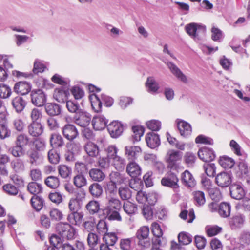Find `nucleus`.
<instances>
[{
    "instance_id": "29",
    "label": "nucleus",
    "mask_w": 250,
    "mask_h": 250,
    "mask_svg": "<svg viewBox=\"0 0 250 250\" xmlns=\"http://www.w3.org/2000/svg\"><path fill=\"white\" fill-rule=\"evenodd\" d=\"M50 143L51 146L53 148L61 147L64 144L63 138L60 134L57 133H54L51 135Z\"/></svg>"
},
{
    "instance_id": "37",
    "label": "nucleus",
    "mask_w": 250,
    "mask_h": 250,
    "mask_svg": "<svg viewBox=\"0 0 250 250\" xmlns=\"http://www.w3.org/2000/svg\"><path fill=\"white\" fill-rule=\"evenodd\" d=\"M28 191L34 196H37L42 191V185L36 182H30L27 186Z\"/></svg>"
},
{
    "instance_id": "64",
    "label": "nucleus",
    "mask_w": 250,
    "mask_h": 250,
    "mask_svg": "<svg viewBox=\"0 0 250 250\" xmlns=\"http://www.w3.org/2000/svg\"><path fill=\"white\" fill-rule=\"evenodd\" d=\"M70 91L76 100L81 99L84 95V91L79 86H75L72 87Z\"/></svg>"
},
{
    "instance_id": "61",
    "label": "nucleus",
    "mask_w": 250,
    "mask_h": 250,
    "mask_svg": "<svg viewBox=\"0 0 250 250\" xmlns=\"http://www.w3.org/2000/svg\"><path fill=\"white\" fill-rule=\"evenodd\" d=\"M86 208L90 214H93L99 210L100 205L97 201H91L86 205Z\"/></svg>"
},
{
    "instance_id": "22",
    "label": "nucleus",
    "mask_w": 250,
    "mask_h": 250,
    "mask_svg": "<svg viewBox=\"0 0 250 250\" xmlns=\"http://www.w3.org/2000/svg\"><path fill=\"white\" fill-rule=\"evenodd\" d=\"M103 213L104 217L109 221H121L122 220V217L119 213V210L105 208L103 210Z\"/></svg>"
},
{
    "instance_id": "27",
    "label": "nucleus",
    "mask_w": 250,
    "mask_h": 250,
    "mask_svg": "<svg viewBox=\"0 0 250 250\" xmlns=\"http://www.w3.org/2000/svg\"><path fill=\"white\" fill-rule=\"evenodd\" d=\"M181 181L183 184L188 187H193L196 181L190 172L186 170L181 174Z\"/></svg>"
},
{
    "instance_id": "35",
    "label": "nucleus",
    "mask_w": 250,
    "mask_h": 250,
    "mask_svg": "<svg viewBox=\"0 0 250 250\" xmlns=\"http://www.w3.org/2000/svg\"><path fill=\"white\" fill-rule=\"evenodd\" d=\"M90 177L94 181L100 182L105 178L103 172L98 168H92L89 172Z\"/></svg>"
},
{
    "instance_id": "46",
    "label": "nucleus",
    "mask_w": 250,
    "mask_h": 250,
    "mask_svg": "<svg viewBox=\"0 0 250 250\" xmlns=\"http://www.w3.org/2000/svg\"><path fill=\"white\" fill-rule=\"evenodd\" d=\"M89 190L91 195L95 197H100L103 193V188L98 183H93L89 186Z\"/></svg>"
},
{
    "instance_id": "39",
    "label": "nucleus",
    "mask_w": 250,
    "mask_h": 250,
    "mask_svg": "<svg viewBox=\"0 0 250 250\" xmlns=\"http://www.w3.org/2000/svg\"><path fill=\"white\" fill-rule=\"evenodd\" d=\"M58 171L59 175L63 179L69 178L72 173L71 168L65 165H59L58 167Z\"/></svg>"
},
{
    "instance_id": "59",
    "label": "nucleus",
    "mask_w": 250,
    "mask_h": 250,
    "mask_svg": "<svg viewBox=\"0 0 250 250\" xmlns=\"http://www.w3.org/2000/svg\"><path fill=\"white\" fill-rule=\"evenodd\" d=\"M204 169L209 177H214L216 173V167L213 163H206L204 165Z\"/></svg>"
},
{
    "instance_id": "41",
    "label": "nucleus",
    "mask_w": 250,
    "mask_h": 250,
    "mask_svg": "<svg viewBox=\"0 0 250 250\" xmlns=\"http://www.w3.org/2000/svg\"><path fill=\"white\" fill-rule=\"evenodd\" d=\"M45 185L49 188L56 189L60 185L59 179L54 176H50L47 177L44 181Z\"/></svg>"
},
{
    "instance_id": "52",
    "label": "nucleus",
    "mask_w": 250,
    "mask_h": 250,
    "mask_svg": "<svg viewBox=\"0 0 250 250\" xmlns=\"http://www.w3.org/2000/svg\"><path fill=\"white\" fill-rule=\"evenodd\" d=\"M11 94V89L8 85L2 83L0 84V97L1 98H8Z\"/></svg>"
},
{
    "instance_id": "62",
    "label": "nucleus",
    "mask_w": 250,
    "mask_h": 250,
    "mask_svg": "<svg viewBox=\"0 0 250 250\" xmlns=\"http://www.w3.org/2000/svg\"><path fill=\"white\" fill-rule=\"evenodd\" d=\"M12 168L16 172L22 171L24 169V164L22 160L17 159L11 163Z\"/></svg>"
},
{
    "instance_id": "53",
    "label": "nucleus",
    "mask_w": 250,
    "mask_h": 250,
    "mask_svg": "<svg viewBox=\"0 0 250 250\" xmlns=\"http://www.w3.org/2000/svg\"><path fill=\"white\" fill-rule=\"evenodd\" d=\"M66 107L70 112L75 113V114L82 110L79 104L77 102L71 100L66 101Z\"/></svg>"
},
{
    "instance_id": "56",
    "label": "nucleus",
    "mask_w": 250,
    "mask_h": 250,
    "mask_svg": "<svg viewBox=\"0 0 250 250\" xmlns=\"http://www.w3.org/2000/svg\"><path fill=\"white\" fill-rule=\"evenodd\" d=\"M194 199L196 205L202 206L205 203V194L201 191H196L193 192Z\"/></svg>"
},
{
    "instance_id": "28",
    "label": "nucleus",
    "mask_w": 250,
    "mask_h": 250,
    "mask_svg": "<svg viewBox=\"0 0 250 250\" xmlns=\"http://www.w3.org/2000/svg\"><path fill=\"white\" fill-rule=\"evenodd\" d=\"M46 113L50 116H57L61 113V106L55 103H47L45 105Z\"/></svg>"
},
{
    "instance_id": "2",
    "label": "nucleus",
    "mask_w": 250,
    "mask_h": 250,
    "mask_svg": "<svg viewBox=\"0 0 250 250\" xmlns=\"http://www.w3.org/2000/svg\"><path fill=\"white\" fill-rule=\"evenodd\" d=\"M182 158V153L174 149L167 151L165 160L168 168L176 169Z\"/></svg>"
},
{
    "instance_id": "55",
    "label": "nucleus",
    "mask_w": 250,
    "mask_h": 250,
    "mask_svg": "<svg viewBox=\"0 0 250 250\" xmlns=\"http://www.w3.org/2000/svg\"><path fill=\"white\" fill-rule=\"evenodd\" d=\"M104 151L106 153V157L111 161L117 156L118 149L115 145H110L105 148Z\"/></svg>"
},
{
    "instance_id": "43",
    "label": "nucleus",
    "mask_w": 250,
    "mask_h": 250,
    "mask_svg": "<svg viewBox=\"0 0 250 250\" xmlns=\"http://www.w3.org/2000/svg\"><path fill=\"white\" fill-rule=\"evenodd\" d=\"M134 239L133 237L122 239L120 241V248L122 250H131L133 249V243Z\"/></svg>"
},
{
    "instance_id": "24",
    "label": "nucleus",
    "mask_w": 250,
    "mask_h": 250,
    "mask_svg": "<svg viewBox=\"0 0 250 250\" xmlns=\"http://www.w3.org/2000/svg\"><path fill=\"white\" fill-rule=\"evenodd\" d=\"M126 172L132 178H136L141 175V168L137 163L132 161L127 164Z\"/></svg>"
},
{
    "instance_id": "26",
    "label": "nucleus",
    "mask_w": 250,
    "mask_h": 250,
    "mask_svg": "<svg viewBox=\"0 0 250 250\" xmlns=\"http://www.w3.org/2000/svg\"><path fill=\"white\" fill-rule=\"evenodd\" d=\"M11 104L17 113H20L23 111L26 105L25 100L20 96H16L12 99Z\"/></svg>"
},
{
    "instance_id": "63",
    "label": "nucleus",
    "mask_w": 250,
    "mask_h": 250,
    "mask_svg": "<svg viewBox=\"0 0 250 250\" xmlns=\"http://www.w3.org/2000/svg\"><path fill=\"white\" fill-rule=\"evenodd\" d=\"M4 192L10 195H15L18 193V189L11 184H6L3 186Z\"/></svg>"
},
{
    "instance_id": "60",
    "label": "nucleus",
    "mask_w": 250,
    "mask_h": 250,
    "mask_svg": "<svg viewBox=\"0 0 250 250\" xmlns=\"http://www.w3.org/2000/svg\"><path fill=\"white\" fill-rule=\"evenodd\" d=\"M148 128L152 131H158L161 127V123L157 120H151L146 122Z\"/></svg>"
},
{
    "instance_id": "5",
    "label": "nucleus",
    "mask_w": 250,
    "mask_h": 250,
    "mask_svg": "<svg viewBox=\"0 0 250 250\" xmlns=\"http://www.w3.org/2000/svg\"><path fill=\"white\" fill-rule=\"evenodd\" d=\"M179 179L173 173H169L161 180L163 186L172 188L175 191H177L179 188L178 184Z\"/></svg>"
},
{
    "instance_id": "11",
    "label": "nucleus",
    "mask_w": 250,
    "mask_h": 250,
    "mask_svg": "<svg viewBox=\"0 0 250 250\" xmlns=\"http://www.w3.org/2000/svg\"><path fill=\"white\" fill-rule=\"evenodd\" d=\"M108 131L112 138H117L123 131L122 124L117 121L111 123L107 126Z\"/></svg>"
},
{
    "instance_id": "14",
    "label": "nucleus",
    "mask_w": 250,
    "mask_h": 250,
    "mask_svg": "<svg viewBox=\"0 0 250 250\" xmlns=\"http://www.w3.org/2000/svg\"><path fill=\"white\" fill-rule=\"evenodd\" d=\"M245 223V216L242 214H237L233 216L229 221V225L232 229L242 228Z\"/></svg>"
},
{
    "instance_id": "23",
    "label": "nucleus",
    "mask_w": 250,
    "mask_h": 250,
    "mask_svg": "<svg viewBox=\"0 0 250 250\" xmlns=\"http://www.w3.org/2000/svg\"><path fill=\"white\" fill-rule=\"evenodd\" d=\"M167 64L168 68L170 69L171 72L178 79L185 83L187 82L188 80L187 77L183 73V72L176 65L171 62H168L167 63Z\"/></svg>"
},
{
    "instance_id": "40",
    "label": "nucleus",
    "mask_w": 250,
    "mask_h": 250,
    "mask_svg": "<svg viewBox=\"0 0 250 250\" xmlns=\"http://www.w3.org/2000/svg\"><path fill=\"white\" fill-rule=\"evenodd\" d=\"M31 203L34 209L39 211L42 208L44 201L40 196H33L31 199Z\"/></svg>"
},
{
    "instance_id": "15",
    "label": "nucleus",
    "mask_w": 250,
    "mask_h": 250,
    "mask_svg": "<svg viewBox=\"0 0 250 250\" xmlns=\"http://www.w3.org/2000/svg\"><path fill=\"white\" fill-rule=\"evenodd\" d=\"M177 124L180 135L184 137H187L191 135L192 128L191 125L183 120H177Z\"/></svg>"
},
{
    "instance_id": "50",
    "label": "nucleus",
    "mask_w": 250,
    "mask_h": 250,
    "mask_svg": "<svg viewBox=\"0 0 250 250\" xmlns=\"http://www.w3.org/2000/svg\"><path fill=\"white\" fill-rule=\"evenodd\" d=\"M29 163L34 166H37L42 162V158H41L39 153L36 151H32L30 152L28 155Z\"/></svg>"
},
{
    "instance_id": "8",
    "label": "nucleus",
    "mask_w": 250,
    "mask_h": 250,
    "mask_svg": "<svg viewBox=\"0 0 250 250\" xmlns=\"http://www.w3.org/2000/svg\"><path fill=\"white\" fill-rule=\"evenodd\" d=\"M141 153L142 150L139 146L129 145L125 147V156L129 160L134 161Z\"/></svg>"
},
{
    "instance_id": "4",
    "label": "nucleus",
    "mask_w": 250,
    "mask_h": 250,
    "mask_svg": "<svg viewBox=\"0 0 250 250\" xmlns=\"http://www.w3.org/2000/svg\"><path fill=\"white\" fill-rule=\"evenodd\" d=\"M187 33L193 39H198V36L200 33H205L206 27L200 24L191 23L185 26Z\"/></svg>"
},
{
    "instance_id": "25",
    "label": "nucleus",
    "mask_w": 250,
    "mask_h": 250,
    "mask_svg": "<svg viewBox=\"0 0 250 250\" xmlns=\"http://www.w3.org/2000/svg\"><path fill=\"white\" fill-rule=\"evenodd\" d=\"M149 233V228L146 226L142 227L137 230L136 236L139 240V244L144 247H146L149 244L148 242H144V244H143L142 241V240L146 239L148 237Z\"/></svg>"
},
{
    "instance_id": "34",
    "label": "nucleus",
    "mask_w": 250,
    "mask_h": 250,
    "mask_svg": "<svg viewBox=\"0 0 250 250\" xmlns=\"http://www.w3.org/2000/svg\"><path fill=\"white\" fill-rule=\"evenodd\" d=\"M219 163L224 168H231L235 165L234 160L229 157L223 156L220 157L219 159Z\"/></svg>"
},
{
    "instance_id": "6",
    "label": "nucleus",
    "mask_w": 250,
    "mask_h": 250,
    "mask_svg": "<svg viewBox=\"0 0 250 250\" xmlns=\"http://www.w3.org/2000/svg\"><path fill=\"white\" fill-rule=\"evenodd\" d=\"M75 123L78 125L85 127L88 126L91 120V115L83 110L75 114L74 117Z\"/></svg>"
},
{
    "instance_id": "38",
    "label": "nucleus",
    "mask_w": 250,
    "mask_h": 250,
    "mask_svg": "<svg viewBox=\"0 0 250 250\" xmlns=\"http://www.w3.org/2000/svg\"><path fill=\"white\" fill-rule=\"evenodd\" d=\"M205 231L209 237H213L221 233L222 228L217 225H208L205 227Z\"/></svg>"
},
{
    "instance_id": "21",
    "label": "nucleus",
    "mask_w": 250,
    "mask_h": 250,
    "mask_svg": "<svg viewBox=\"0 0 250 250\" xmlns=\"http://www.w3.org/2000/svg\"><path fill=\"white\" fill-rule=\"evenodd\" d=\"M83 214L82 212L72 211L67 215V220L70 224L79 226L82 222Z\"/></svg>"
},
{
    "instance_id": "9",
    "label": "nucleus",
    "mask_w": 250,
    "mask_h": 250,
    "mask_svg": "<svg viewBox=\"0 0 250 250\" xmlns=\"http://www.w3.org/2000/svg\"><path fill=\"white\" fill-rule=\"evenodd\" d=\"M198 155L201 160L206 162L213 161L216 157L213 150L207 147L201 148L198 152Z\"/></svg>"
},
{
    "instance_id": "17",
    "label": "nucleus",
    "mask_w": 250,
    "mask_h": 250,
    "mask_svg": "<svg viewBox=\"0 0 250 250\" xmlns=\"http://www.w3.org/2000/svg\"><path fill=\"white\" fill-rule=\"evenodd\" d=\"M31 85L30 83L22 81L17 83L14 87V91L17 94L26 95L31 90Z\"/></svg>"
},
{
    "instance_id": "33",
    "label": "nucleus",
    "mask_w": 250,
    "mask_h": 250,
    "mask_svg": "<svg viewBox=\"0 0 250 250\" xmlns=\"http://www.w3.org/2000/svg\"><path fill=\"white\" fill-rule=\"evenodd\" d=\"M91 104L92 109L95 112H99L101 111L102 106V101L97 95L94 94L90 97Z\"/></svg>"
},
{
    "instance_id": "36",
    "label": "nucleus",
    "mask_w": 250,
    "mask_h": 250,
    "mask_svg": "<svg viewBox=\"0 0 250 250\" xmlns=\"http://www.w3.org/2000/svg\"><path fill=\"white\" fill-rule=\"evenodd\" d=\"M51 81L53 83L61 85L66 88H68L70 86V81L58 74H55L52 76Z\"/></svg>"
},
{
    "instance_id": "1",
    "label": "nucleus",
    "mask_w": 250,
    "mask_h": 250,
    "mask_svg": "<svg viewBox=\"0 0 250 250\" xmlns=\"http://www.w3.org/2000/svg\"><path fill=\"white\" fill-rule=\"evenodd\" d=\"M56 229L62 238L68 240L75 238L77 234L76 229L68 223H58L56 226Z\"/></svg>"
},
{
    "instance_id": "48",
    "label": "nucleus",
    "mask_w": 250,
    "mask_h": 250,
    "mask_svg": "<svg viewBox=\"0 0 250 250\" xmlns=\"http://www.w3.org/2000/svg\"><path fill=\"white\" fill-rule=\"evenodd\" d=\"M29 141V138L26 135L20 134L16 137L15 144L24 148L28 145Z\"/></svg>"
},
{
    "instance_id": "20",
    "label": "nucleus",
    "mask_w": 250,
    "mask_h": 250,
    "mask_svg": "<svg viewBox=\"0 0 250 250\" xmlns=\"http://www.w3.org/2000/svg\"><path fill=\"white\" fill-rule=\"evenodd\" d=\"M29 134L33 137H38L43 132V127L39 122H32L28 126Z\"/></svg>"
},
{
    "instance_id": "51",
    "label": "nucleus",
    "mask_w": 250,
    "mask_h": 250,
    "mask_svg": "<svg viewBox=\"0 0 250 250\" xmlns=\"http://www.w3.org/2000/svg\"><path fill=\"white\" fill-rule=\"evenodd\" d=\"M48 159L50 163L57 164L60 161V155L56 150L52 149L48 152Z\"/></svg>"
},
{
    "instance_id": "12",
    "label": "nucleus",
    "mask_w": 250,
    "mask_h": 250,
    "mask_svg": "<svg viewBox=\"0 0 250 250\" xmlns=\"http://www.w3.org/2000/svg\"><path fill=\"white\" fill-rule=\"evenodd\" d=\"M215 182L217 185L221 187H227L231 184V177L228 173L222 172L217 175Z\"/></svg>"
},
{
    "instance_id": "47",
    "label": "nucleus",
    "mask_w": 250,
    "mask_h": 250,
    "mask_svg": "<svg viewBox=\"0 0 250 250\" xmlns=\"http://www.w3.org/2000/svg\"><path fill=\"white\" fill-rule=\"evenodd\" d=\"M73 183L76 187L81 188L86 185L87 180L82 173H79L74 177Z\"/></svg>"
},
{
    "instance_id": "49",
    "label": "nucleus",
    "mask_w": 250,
    "mask_h": 250,
    "mask_svg": "<svg viewBox=\"0 0 250 250\" xmlns=\"http://www.w3.org/2000/svg\"><path fill=\"white\" fill-rule=\"evenodd\" d=\"M178 241L181 245H186L190 243L192 240V237L189 233L182 232L178 236Z\"/></svg>"
},
{
    "instance_id": "32",
    "label": "nucleus",
    "mask_w": 250,
    "mask_h": 250,
    "mask_svg": "<svg viewBox=\"0 0 250 250\" xmlns=\"http://www.w3.org/2000/svg\"><path fill=\"white\" fill-rule=\"evenodd\" d=\"M110 164L119 171L124 169L126 165V162L124 158L117 155L110 161Z\"/></svg>"
},
{
    "instance_id": "3",
    "label": "nucleus",
    "mask_w": 250,
    "mask_h": 250,
    "mask_svg": "<svg viewBox=\"0 0 250 250\" xmlns=\"http://www.w3.org/2000/svg\"><path fill=\"white\" fill-rule=\"evenodd\" d=\"M30 95L32 103L35 106L41 107L45 104L47 96L42 89L33 90Z\"/></svg>"
},
{
    "instance_id": "10",
    "label": "nucleus",
    "mask_w": 250,
    "mask_h": 250,
    "mask_svg": "<svg viewBox=\"0 0 250 250\" xmlns=\"http://www.w3.org/2000/svg\"><path fill=\"white\" fill-rule=\"evenodd\" d=\"M231 197L236 200H240L245 195V190L240 184H233L229 187Z\"/></svg>"
},
{
    "instance_id": "54",
    "label": "nucleus",
    "mask_w": 250,
    "mask_h": 250,
    "mask_svg": "<svg viewBox=\"0 0 250 250\" xmlns=\"http://www.w3.org/2000/svg\"><path fill=\"white\" fill-rule=\"evenodd\" d=\"M46 68L45 65L42 61L36 60L34 63L33 72L35 74H38L39 73L44 72Z\"/></svg>"
},
{
    "instance_id": "30",
    "label": "nucleus",
    "mask_w": 250,
    "mask_h": 250,
    "mask_svg": "<svg viewBox=\"0 0 250 250\" xmlns=\"http://www.w3.org/2000/svg\"><path fill=\"white\" fill-rule=\"evenodd\" d=\"M217 211L222 218H227L230 216L231 206L229 203L222 202L218 206Z\"/></svg>"
},
{
    "instance_id": "42",
    "label": "nucleus",
    "mask_w": 250,
    "mask_h": 250,
    "mask_svg": "<svg viewBox=\"0 0 250 250\" xmlns=\"http://www.w3.org/2000/svg\"><path fill=\"white\" fill-rule=\"evenodd\" d=\"M132 137L134 141H139L145 131L144 128L141 125H134L132 127Z\"/></svg>"
},
{
    "instance_id": "58",
    "label": "nucleus",
    "mask_w": 250,
    "mask_h": 250,
    "mask_svg": "<svg viewBox=\"0 0 250 250\" xmlns=\"http://www.w3.org/2000/svg\"><path fill=\"white\" fill-rule=\"evenodd\" d=\"M70 141L71 142L67 144V146L69 150L75 154L79 153L82 148L81 144L77 141Z\"/></svg>"
},
{
    "instance_id": "31",
    "label": "nucleus",
    "mask_w": 250,
    "mask_h": 250,
    "mask_svg": "<svg viewBox=\"0 0 250 250\" xmlns=\"http://www.w3.org/2000/svg\"><path fill=\"white\" fill-rule=\"evenodd\" d=\"M146 86L147 91L152 94L157 93L159 88L158 83L152 77L147 78L146 83Z\"/></svg>"
},
{
    "instance_id": "13",
    "label": "nucleus",
    "mask_w": 250,
    "mask_h": 250,
    "mask_svg": "<svg viewBox=\"0 0 250 250\" xmlns=\"http://www.w3.org/2000/svg\"><path fill=\"white\" fill-rule=\"evenodd\" d=\"M68 88H58L54 90L53 93V98L57 102L63 103H64L68 98L69 95Z\"/></svg>"
},
{
    "instance_id": "45",
    "label": "nucleus",
    "mask_w": 250,
    "mask_h": 250,
    "mask_svg": "<svg viewBox=\"0 0 250 250\" xmlns=\"http://www.w3.org/2000/svg\"><path fill=\"white\" fill-rule=\"evenodd\" d=\"M87 241L90 248H95L100 243V238L96 234L89 232L87 236Z\"/></svg>"
},
{
    "instance_id": "7",
    "label": "nucleus",
    "mask_w": 250,
    "mask_h": 250,
    "mask_svg": "<svg viewBox=\"0 0 250 250\" xmlns=\"http://www.w3.org/2000/svg\"><path fill=\"white\" fill-rule=\"evenodd\" d=\"M63 136L69 141H73L79 135V132L74 125L66 124L64 125L62 129Z\"/></svg>"
},
{
    "instance_id": "44",
    "label": "nucleus",
    "mask_w": 250,
    "mask_h": 250,
    "mask_svg": "<svg viewBox=\"0 0 250 250\" xmlns=\"http://www.w3.org/2000/svg\"><path fill=\"white\" fill-rule=\"evenodd\" d=\"M123 209L126 214L132 215L136 212L137 207L135 204L129 201H126L124 203Z\"/></svg>"
},
{
    "instance_id": "57",
    "label": "nucleus",
    "mask_w": 250,
    "mask_h": 250,
    "mask_svg": "<svg viewBox=\"0 0 250 250\" xmlns=\"http://www.w3.org/2000/svg\"><path fill=\"white\" fill-rule=\"evenodd\" d=\"M103 239L105 240L107 244L110 246H113L116 243L118 237L115 233H106L104 234Z\"/></svg>"
},
{
    "instance_id": "19",
    "label": "nucleus",
    "mask_w": 250,
    "mask_h": 250,
    "mask_svg": "<svg viewBox=\"0 0 250 250\" xmlns=\"http://www.w3.org/2000/svg\"><path fill=\"white\" fill-rule=\"evenodd\" d=\"M84 149L90 157L95 158L99 154L100 149L99 146L97 144L91 141H88L85 144Z\"/></svg>"
},
{
    "instance_id": "16",
    "label": "nucleus",
    "mask_w": 250,
    "mask_h": 250,
    "mask_svg": "<svg viewBox=\"0 0 250 250\" xmlns=\"http://www.w3.org/2000/svg\"><path fill=\"white\" fill-rule=\"evenodd\" d=\"M108 120L102 115H98L93 117L92 124L94 129L101 130L107 125Z\"/></svg>"
},
{
    "instance_id": "18",
    "label": "nucleus",
    "mask_w": 250,
    "mask_h": 250,
    "mask_svg": "<svg viewBox=\"0 0 250 250\" xmlns=\"http://www.w3.org/2000/svg\"><path fill=\"white\" fill-rule=\"evenodd\" d=\"M146 141L147 146L151 148H155L160 144V139L159 135L154 132H149L146 134Z\"/></svg>"
}]
</instances>
